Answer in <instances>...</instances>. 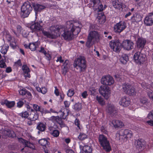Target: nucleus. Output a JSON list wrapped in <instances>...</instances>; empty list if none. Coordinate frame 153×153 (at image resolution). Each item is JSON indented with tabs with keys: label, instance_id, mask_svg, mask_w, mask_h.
Returning <instances> with one entry per match:
<instances>
[{
	"label": "nucleus",
	"instance_id": "obj_22",
	"mask_svg": "<svg viewBox=\"0 0 153 153\" xmlns=\"http://www.w3.org/2000/svg\"><path fill=\"white\" fill-rule=\"evenodd\" d=\"M68 60H66L64 63L62 67V73L64 75H66L68 71L69 66L68 64Z\"/></svg>",
	"mask_w": 153,
	"mask_h": 153
},
{
	"label": "nucleus",
	"instance_id": "obj_25",
	"mask_svg": "<svg viewBox=\"0 0 153 153\" xmlns=\"http://www.w3.org/2000/svg\"><path fill=\"white\" fill-rule=\"evenodd\" d=\"M3 133L4 135L8 137H14L15 136L14 132L8 129L4 130Z\"/></svg>",
	"mask_w": 153,
	"mask_h": 153
},
{
	"label": "nucleus",
	"instance_id": "obj_40",
	"mask_svg": "<svg viewBox=\"0 0 153 153\" xmlns=\"http://www.w3.org/2000/svg\"><path fill=\"white\" fill-rule=\"evenodd\" d=\"M96 99L98 101V102L101 105H105V102H104L102 98L101 97H98L97 96L96 97Z\"/></svg>",
	"mask_w": 153,
	"mask_h": 153
},
{
	"label": "nucleus",
	"instance_id": "obj_4",
	"mask_svg": "<svg viewBox=\"0 0 153 153\" xmlns=\"http://www.w3.org/2000/svg\"><path fill=\"white\" fill-rule=\"evenodd\" d=\"M32 10V7L30 3L28 1L25 2L21 7V17L22 18L28 17Z\"/></svg>",
	"mask_w": 153,
	"mask_h": 153
},
{
	"label": "nucleus",
	"instance_id": "obj_51",
	"mask_svg": "<svg viewBox=\"0 0 153 153\" xmlns=\"http://www.w3.org/2000/svg\"><path fill=\"white\" fill-rule=\"evenodd\" d=\"M6 67V65L5 62L3 60L0 61V67L1 68H5Z\"/></svg>",
	"mask_w": 153,
	"mask_h": 153
},
{
	"label": "nucleus",
	"instance_id": "obj_16",
	"mask_svg": "<svg viewBox=\"0 0 153 153\" xmlns=\"http://www.w3.org/2000/svg\"><path fill=\"white\" fill-rule=\"evenodd\" d=\"M144 23L146 26H150L153 24V13H149L146 17Z\"/></svg>",
	"mask_w": 153,
	"mask_h": 153
},
{
	"label": "nucleus",
	"instance_id": "obj_57",
	"mask_svg": "<svg viewBox=\"0 0 153 153\" xmlns=\"http://www.w3.org/2000/svg\"><path fill=\"white\" fill-rule=\"evenodd\" d=\"M6 37L8 41L10 42L12 40L11 36L8 33H7Z\"/></svg>",
	"mask_w": 153,
	"mask_h": 153
},
{
	"label": "nucleus",
	"instance_id": "obj_7",
	"mask_svg": "<svg viewBox=\"0 0 153 153\" xmlns=\"http://www.w3.org/2000/svg\"><path fill=\"white\" fill-rule=\"evenodd\" d=\"M120 41L119 39H116L112 40L109 42V45L111 49L113 51L116 52H119L120 51L121 48L120 45H121Z\"/></svg>",
	"mask_w": 153,
	"mask_h": 153
},
{
	"label": "nucleus",
	"instance_id": "obj_55",
	"mask_svg": "<svg viewBox=\"0 0 153 153\" xmlns=\"http://www.w3.org/2000/svg\"><path fill=\"white\" fill-rule=\"evenodd\" d=\"M27 92V90L25 89H23L19 91V93L20 94L22 95H25V94Z\"/></svg>",
	"mask_w": 153,
	"mask_h": 153
},
{
	"label": "nucleus",
	"instance_id": "obj_33",
	"mask_svg": "<svg viewBox=\"0 0 153 153\" xmlns=\"http://www.w3.org/2000/svg\"><path fill=\"white\" fill-rule=\"evenodd\" d=\"M131 85L128 84H124L122 85V88L123 91L126 93L127 91L129 90V89L130 88Z\"/></svg>",
	"mask_w": 153,
	"mask_h": 153
},
{
	"label": "nucleus",
	"instance_id": "obj_9",
	"mask_svg": "<svg viewBox=\"0 0 153 153\" xmlns=\"http://www.w3.org/2000/svg\"><path fill=\"white\" fill-rule=\"evenodd\" d=\"M114 82L113 78L109 75L103 76L101 79V83L105 85H110Z\"/></svg>",
	"mask_w": 153,
	"mask_h": 153
},
{
	"label": "nucleus",
	"instance_id": "obj_36",
	"mask_svg": "<svg viewBox=\"0 0 153 153\" xmlns=\"http://www.w3.org/2000/svg\"><path fill=\"white\" fill-rule=\"evenodd\" d=\"M96 20L100 24H103L106 21L105 16H103L102 18H100V17H97Z\"/></svg>",
	"mask_w": 153,
	"mask_h": 153
},
{
	"label": "nucleus",
	"instance_id": "obj_34",
	"mask_svg": "<svg viewBox=\"0 0 153 153\" xmlns=\"http://www.w3.org/2000/svg\"><path fill=\"white\" fill-rule=\"evenodd\" d=\"M85 153H92V150L90 146H85L83 149Z\"/></svg>",
	"mask_w": 153,
	"mask_h": 153
},
{
	"label": "nucleus",
	"instance_id": "obj_8",
	"mask_svg": "<svg viewBox=\"0 0 153 153\" xmlns=\"http://www.w3.org/2000/svg\"><path fill=\"white\" fill-rule=\"evenodd\" d=\"M99 91L100 94L103 96L105 99H108L110 94V90L107 86H101L99 89Z\"/></svg>",
	"mask_w": 153,
	"mask_h": 153
},
{
	"label": "nucleus",
	"instance_id": "obj_27",
	"mask_svg": "<svg viewBox=\"0 0 153 153\" xmlns=\"http://www.w3.org/2000/svg\"><path fill=\"white\" fill-rule=\"evenodd\" d=\"M112 3L114 7L115 8L120 9L122 7V3L118 0L112 1Z\"/></svg>",
	"mask_w": 153,
	"mask_h": 153
},
{
	"label": "nucleus",
	"instance_id": "obj_50",
	"mask_svg": "<svg viewBox=\"0 0 153 153\" xmlns=\"http://www.w3.org/2000/svg\"><path fill=\"white\" fill-rule=\"evenodd\" d=\"M74 90L72 89H70L68 91L67 95L68 97H71L74 95Z\"/></svg>",
	"mask_w": 153,
	"mask_h": 153
},
{
	"label": "nucleus",
	"instance_id": "obj_1",
	"mask_svg": "<svg viewBox=\"0 0 153 153\" xmlns=\"http://www.w3.org/2000/svg\"><path fill=\"white\" fill-rule=\"evenodd\" d=\"M76 24L72 21L67 22L66 29L63 28L61 32L62 36L65 40H72L74 34L78 35L81 29L79 26L76 25Z\"/></svg>",
	"mask_w": 153,
	"mask_h": 153
},
{
	"label": "nucleus",
	"instance_id": "obj_44",
	"mask_svg": "<svg viewBox=\"0 0 153 153\" xmlns=\"http://www.w3.org/2000/svg\"><path fill=\"white\" fill-rule=\"evenodd\" d=\"M147 94L149 97L153 101V91L150 90H148Z\"/></svg>",
	"mask_w": 153,
	"mask_h": 153
},
{
	"label": "nucleus",
	"instance_id": "obj_5",
	"mask_svg": "<svg viewBox=\"0 0 153 153\" xmlns=\"http://www.w3.org/2000/svg\"><path fill=\"white\" fill-rule=\"evenodd\" d=\"M98 140L100 143L103 149L107 152H109L111 150L109 141L107 137L103 134H100L98 137Z\"/></svg>",
	"mask_w": 153,
	"mask_h": 153
},
{
	"label": "nucleus",
	"instance_id": "obj_10",
	"mask_svg": "<svg viewBox=\"0 0 153 153\" xmlns=\"http://www.w3.org/2000/svg\"><path fill=\"white\" fill-rule=\"evenodd\" d=\"M106 111L111 117H115L117 114V109L112 104H109L108 105Z\"/></svg>",
	"mask_w": 153,
	"mask_h": 153
},
{
	"label": "nucleus",
	"instance_id": "obj_20",
	"mask_svg": "<svg viewBox=\"0 0 153 153\" xmlns=\"http://www.w3.org/2000/svg\"><path fill=\"white\" fill-rule=\"evenodd\" d=\"M119 103L123 107H127L130 104V100L128 97H124L121 99Z\"/></svg>",
	"mask_w": 153,
	"mask_h": 153
},
{
	"label": "nucleus",
	"instance_id": "obj_28",
	"mask_svg": "<svg viewBox=\"0 0 153 153\" xmlns=\"http://www.w3.org/2000/svg\"><path fill=\"white\" fill-rule=\"evenodd\" d=\"M128 57L127 54H122L120 58V62L123 64H126L128 60Z\"/></svg>",
	"mask_w": 153,
	"mask_h": 153
},
{
	"label": "nucleus",
	"instance_id": "obj_29",
	"mask_svg": "<svg viewBox=\"0 0 153 153\" xmlns=\"http://www.w3.org/2000/svg\"><path fill=\"white\" fill-rule=\"evenodd\" d=\"M36 128L40 131H43L45 130L46 126L44 124L42 123H38Z\"/></svg>",
	"mask_w": 153,
	"mask_h": 153
},
{
	"label": "nucleus",
	"instance_id": "obj_32",
	"mask_svg": "<svg viewBox=\"0 0 153 153\" xmlns=\"http://www.w3.org/2000/svg\"><path fill=\"white\" fill-rule=\"evenodd\" d=\"M39 143L41 146L46 147L47 145H48V143L46 139H42L39 140Z\"/></svg>",
	"mask_w": 153,
	"mask_h": 153
},
{
	"label": "nucleus",
	"instance_id": "obj_38",
	"mask_svg": "<svg viewBox=\"0 0 153 153\" xmlns=\"http://www.w3.org/2000/svg\"><path fill=\"white\" fill-rule=\"evenodd\" d=\"M4 103L9 108L13 107L15 105V102L13 101L9 102L7 100L4 101Z\"/></svg>",
	"mask_w": 153,
	"mask_h": 153
},
{
	"label": "nucleus",
	"instance_id": "obj_46",
	"mask_svg": "<svg viewBox=\"0 0 153 153\" xmlns=\"http://www.w3.org/2000/svg\"><path fill=\"white\" fill-rule=\"evenodd\" d=\"M140 101L141 103L145 104L148 102V99L145 97H141L140 98Z\"/></svg>",
	"mask_w": 153,
	"mask_h": 153
},
{
	"label": "nucleus",
	"instance_id": "obj_54",
	"mask_svg": "<svg viewBox=\"0 0 153 153\" xmlns=\"http://www.w3.org/2000/svg\"><path fill=\"white\" fill-rule=\"evenodd\" d=\"M90 2H92L94 4V6L96 5L97 4H99L100 2V0H90Z\"/></svg>",
	"mask_w": 153,
	"mask_h": 153
},
{
	"label": "nucleus",
	"instance_id": "obj_43",
	"mask_svg": "<svg viewBox=\"0 0 153 153\" xmlns=\"http://www.w3.org/2000/svg\"><path fill=\"white\" fill-rule=\"evenodd\" d=\"M87 138V135L83 133H80L78 137V139L80 140H83Z\"/></svg>",
	"mask_w": 153,
	"mask_h": 153
},
{
	"label": "nucleus",
	"instance_id": "obj_30",
	"mask_svg": "<svg viewBox=\"0 0 153 153\" xmlns=\"http://www.w3.org/2000/svg\"><path fill=\"white\" fill-rule=\"evenodd\" d=\"M94 41L88 37L86 43V46L88 48H90L94 44Z\"/></svg>",
	"mask_w": 153,
	"mask_h": 153
},
{
	"label": "nucleus",
	"instance_id": "obj_6",
	"mask_svg": "<svg viewBox=\"0 0 153 153\" xmlns=\"http://www.w3.org/2000/svg\"><path fill=\"white\" fill-rule=\"evenodd\" d=\"M116 138L119 140L124 138H130L132 136V133L131 131L128 129L122 130L116 134Z\"/></svg>",
	"mask_w": 153,
	"mask_h": 153
},
{
	"label": "nucleus",
	"instance_id": "obj_61",
	"mask_svg": "<svg viewBox=\"0 0 153 153\" xmlns=\"http://www.w3.org/2000/svg\"><path fill=\"white\" fill-rule=\"evenodd\" d=\"M64 104L65 107H68L70 105V102L67 101H65L64 102Z\"/></svg>",
	"mask_w": 153,
	"mask_h": 153
},
{
	"label": "nucleus",
	"instance_id": "obj_64",
	"mask_svg": "<svg viewBox=\"0 0 153 153\" xmlns=\"http://www.w3.org/2000/svg\"><path fill=\"white\" fill-rule=\"evenodd\" d=\"M66 153H74V151L71 149H67L65 150Z\"/></svg>",
	"mask_w": 153,
	"mask_h": 153
},
{
	"label": "nucleus",
	"instance_id": "obj_35",
	"mask_svg": "<svg viewBox=\"0 0 153 153\" xmlns=\"http://www.w3.org/2000/svg\"><path fill=\"white\" fill-rule=\"evenodd\" d=\"M9 46L8 45H4L1 48V52L4 54H5L6 53L8 49Z\"/></svg>",
	"mask_w": 153,
	"mask_h": 153
},
{
	"label": "nucleus",
	"instance_id": "obj_60",
	"mask_svg": "<svg viewBox=\"0 0 153 153\" xmlns=\"http://www.w3.org/2000/svg\"><path fill=\"white\" fill-rule=\"evenodd\" d=\"M88 96L87 92L86 91H84L82 93V96L83 97V98H86L87 96Z\"/></svg>",
	"mask_w": 153,
	"mask_h": 153
},
{
	"label": "nucleus",
	"instance_id": "obj_56",
	"mask_svg": "<svg viewBox=\"0 0 153 153\" xmlns=\"http://www.w3.org/2000/svg\"><path fill=\"white\" fill-rule=\"evenodd\" d=\"M26 97H27L29 99L31 100L32 98V95L31 93L28 91L27 90V92L25 94V95Z\"/></svg>",
	"mask_w": 153,
	"mask_h": 153
},
{
	"label": "nucleus",
	"instance_id": "obj_17",
	"mask_svg": "<svg viewBox=\"0 0 153 153\" xmlns=\"http://www.w3.org/2000/svg\"><path fill=\"white\" fill-rule=\"evenodd\" d=\"M100 35L96 31H92L89 34L88 37L95 42L99 40Z\"/></svg>",
	"mask_w": 153,
	"mask_h": 153
},
{
	"label": "nucleus",
	"instance_id": "obj_26",
	"mask_svg": "<svg viewBox=\"0 0 153 153\" xmlns=\"http://www.w3.org/2000/svg\"><path fill=\"white\" fill-rule=\"evenodd\" d=\"M132 22H138L142 20L141 16L138 14H135L131 18Z\"/></svg>",
	"mask_w": 153,
	"mask_h": 153
},
{
	"label": "nucleus",
	"instance_id": "obj_59",
	"mask_svg": "<svg viewBox=\"0 0 153 153\" xmlns=\"http://www.w3.org/2000/svg\"><path fill=\"white\" fill-rule=\"evenodd\" d=\"M39 51L43 53L44 55L46 54L47 53L46 51L45 50L44 48L42 47L41 48L40 50H39Z\"/></svg>",
	"mask_w": 153,
	"mask_h": 153
},
{
	"label": "nucleus",
	"instance_id": "obj_39",
	"mask_svg": "<svg viewBox=\"0 0 153 153\" xmlns=\"http://www.w3.org/2000/svg\"><path fill=\"white\" fill-rule=\"evenodd\" d=\"M82 108V105L80 103H77L75 104L74 107V109L75 110L79 111L81 110Z\"/></svg>",
	"mask_w": 153,
	"mask_h": 153
},
{
	"label": "nucleus",
	"instance_id": "obj_63",
	"mask_svg": "<svg viewBox=\"0 0 153 153\" xmlns=\"http://www.w3.org/2000/svg\"><path fill=\"white\" fill-rule=\"evenodd\" d=\"M75 124L80 129L79 127V120L77 119H76L75 121Z\"/></svg>",
	"mask_w": 153,
	"mask_h": 153
},
{
	"label": "nucleus",
	"instance_id": "obj_58",
	"mask_svg": "<svg viewBox=\"0 0 153 153\" xmlns=\"http://www.w3.org/2000/svg\"><path fill=\"white\" fill-rule=\"evenodd\" d=\"M24 102L21 100H20L17 103V106L19 107H21L23 105Z\"/></svg>",
	"mask_w": 153,
	"mask_h": 153
},
{
	"label": "nucleus",
	"instance_id": "obj_52",
	"mask_svg": "<svg viewBox=\"0 0 153 153\" xmlns=\"http://www.w3.org/2000/svg\"><path fill=\"white\" fill-rule=\"evenodd\" d=\"M39 89L40 92L44 94H45L47 91L46 88L45 87H42L41 88H39Z\"/></svg>",
	"mask_w": 153,
	"mask_h": 153
},
{
	"label": "nucleus",
	"instance_id": "obj_3",
	"mask_svg": "<svg viewBox=\"0 0 153 153\" xmlns=\"http://www.w3.org/2000/svg\"><path fill=\"white\" fill-rule=\"evenodd\" d=\"M86 62L84 57L80 56L75 60L74 64V67L78 70L79 72H81L83 71L86 68Z\"/></svg>",
	"mask_w": 153,
	"mask_h": 153
},
{
	"label": "nucleus",
	"instance_id": "obj_11",
	"mask_svg": "<svg viewBox=\"0 0 153 153\" xmlns=\"http://www.w3.org/2000/svg\"><path fill=\"white\" fill-rule=\"evenodd\" d=\"M134 43L129 40H126L122 42L121 45L125 50L129 51L131 50L134 47Z\"/></svg>",
	"mask_w": 153,
	"mask_h": 153
},
{
	"label": "nucleus",
	"instance_id": "obj_48",
	"mask_svg": "<svg viewBox=\"0 0 153 153\" xmlns=\"http://www.w3.org/2000/svg\"><path fill=\"white\" fill-rule=\"evenodd\" d=\"M141 86L143 88L146 89H149L150 87L149 85L145 82H143L141 83Z\"/></svg>",
	"mask_w": 153,
	"mask_h": 153
},
{
	"label": "nucleus",
	"instance_id": "obj_15",
	"mask_svg": "<svg viewBox=\"0 0 153 153\" xmlns=\"http://www.w3.org/2000/svg\"><path fill=\"white\" fill-rule=\"evenodd\" d=\"M19 141L22 143L25 146V147H27L33 149H35V147L34 144L30 143L29 141L22 138L19 139Z\"/></svg>",
	"mask_w": 153,
	"mask_h": 153
},
{
	"label": "nucleus",
	"instance_id": "obj_18",
	"mask_svg": "<svg viewBox=\"0 0 153 153\" xmlns=\"http://www.w3.org/2000/svg\"><path fill=\"white\" fill-rule=\"evenodd\" d=\"M146 40L142 37L138 38L136 41V45L138 48L142 49L145 46Z\"/></svg>",
	"mask_w": 153,
	"mask_h": 153
},
{
	"label": "nucleus",
	"instance_id": "obj_47",
	"mask_svg": "<svg viewBox=\"0 0 153 153\" xmlns=\"http://www.w3.org/2000/svg\"><path fill=\"white\" fill-rule=\"evenodd\" d=\"M22 69L25 73H29L30 72V70L27 65H24L22 67Z\"/></svg>",
	"mask_w": 153,
	"mask_h": 153
},
{
	"label": "nucleus",
	"instance_id": "obj_12",
	"mask_svg": "<svg viewBox=\"0 0 153 153\" xmlns=\"http://www.w3.org/2000/svg\"><path fill=\"white\" fill-rule=\"evenodd\" d=\"M145 56L140 52H136L134 56V58L136 62L140 64L145 60Z\"/></svg>",
	"mask_w": 153,
	"mask_h": 153
},
{
	"label": "nucleus",
	"instance_id": "obj_49",
	"mask_svg": "<svg viewBox=\"0 0 153 153\" xmlns=\"http://www.w3.org/2000/svg\"><path fill=\"white\" fill-rule=\"evenodd\" d=\"M33 107L34 109L36 111V112L37 111H40V112L42 111L40 107L38 106L37 105L33 104Z\"/></svg>",
	"mask_w": 153,
	"mask_h": 153
},
{
	"label": "nucleus",
	"instance_id": "obj_2",
	"mask_svg": "<svg viewBox=\"0 0 153 153\" xmlns=\"http://www.w3.org/2000/svg\"><path fill=\"white\" fill-rule=\"evenodd\" d=\"M50 30L51 31V33L45 31H42V33L45 36L51 39L55 38L56 36L58 35H59L60 33H61L62 30L63 28L59 27L58 26H52L50 27Z\"/></svg>",
	"mask_w": 153,
	"mask_h": 153
},
{
	"label": "nucleus",
	"instance_id": "obj_13",
	"mask_svg": "<svg viewBox=\"0 0 153 153\" xmlns=\"http://www.w3.org/2000/svg\"><path fill=\"white\" fill-rule=\"evenodd\" d=\"M126 23L124 22H120L117 23L114 27L115 32L119 33L121 32L126 27Z\"/></svg>",
	"mask_w": 153,
	"mask_h": 153
},
{
	"label": "nucleus",
	"instance_id": "obj_31",
	"mask_svg": "<svg viewBox=\"0 0 153 153\" xmlns=\"http://www.w3.org/2000/svg\"><path fill=\"white\" fill-rule=\"evenodd\" d=\"M136 92L135 91L134 88L132 86H131L129 90L127 91V94L129 95H133L136 94Z\"/></svg>",
	"mask_w": 153,
	"mask_h": 153
},
{
	"label": "nucleus",
	"instance_id": "obj_21",
	"mask_svg": "<svg viewBox=\"0 0 153 153\" xmlns=\"http://www.w3.org/2000/svg\"><path fill=\"white\" fill-rule=\"evenodd\" d=\"M38 117V115L36 112L34 111L32 109L31 110V112L29 115L28 119L31 121H34L36 120Z\"/></svg>",
	"mask_w": 153,
	"mask_h": 153
},
{
	"label": "nucleus",
	"instance_id": "obj_37",
	"mask_svg": "<svg viewBox=\"0 0 153 153\" xmlns=\"http://www.w3.org/2000/svg\"><path fill=\"white\" fill-rule=\"evenodd\" d=\"M50 120H56L59 123H60L62 122L61 118L59 116L55 117L52 116L50 118Z\"/></svg>",
	"mask_w": 153,
	"mask_h": 153
},
{
	"label": "nucleus",
	"instance_id": "obj_42",
	"mask_svg": "<svg viewBox=\"0 0 153 153\" xmlns=\"http://www.w3.org/2000/svg\"><path fill=\"white\" fill-rule=\"evenodd\" d=\"M19 115L23 118H27L28 117L29 114L27 111H25L24 112L19 113Z\"/></svg>",
	"mask_w": 153,
	"mask_h": 153
},
{
	"label": "nucleus",
	"instance_id": "obj_23",
	"mask_svg": "<svg viewBox=\"0 0 153 153\" xmlns=\"http://www.w3.org/2000/svg\"><path fill=\"white\" fill-rule=\"evenodd\" d=\"M34 10L36 11V12L40 11L44 9L45 7L42 5L36 3H33L32 4Z\"/></svg>",
	"mask_w": 153,
	"mask_h": 153
},
{
	"label": "nucleus",
	"instance_id": "obj_62",
	"mask_svg": "<svg viewBox=\"0 0 153 153\" xmlns=\"http://www.w3.org/2000/svg\"><path fill=\"white\" fill-rule=\"evenodd\" d=\"M56 62H59L60 63H62L64 62V60L62 59V57L61 56H60L59 57H57V59L56 60Z\"/></svg>",
	"mask_w": 153,
	"mask_h": 153
},
{
	"label": "nucleus",
	"instance_id": "obj_19",
	"mask_svg": "<svg viewBox=\"0 0 153 153\" xmlns=\"http://www.w3.org/2000/svg\"><path fill=\"white\" fill-rule=\"evenodd\" d=\"M31 29L33 31H42L43 30V27L40 24L37 22L34 23L30 26Z\"/></svg>",
	"mask_w": 153,
	"mask_h": 153
},
{
	"label": "nucleus",
	"instance_id": "obj_53",
	"mask_svg": "<svg viewBox=\"0 0 153 153\" xmlns=\"http://www.w3.org/2000/svg\"><path fill=\"white\" fill-rule=\"evenodd\" d=\"M147 117L149 119H153V110L149 113Z\"/></svg>",
	"mask_w": 153,
	"mask_h": 153
},
{
	"label": "nucleus",
	"instance_id": "obj_24",
	"mask_svg": "<svg viewBox=\"0 0 153 153\" xmlns=\"http://www.w3.org/2000/svg\"><path fill=\"white\" fill-rule=\"evenodd\" d=\"M112 124L115 128H121L123 126V123L119 120H114L112 121Z\"/></svg>",
	"mask_w": 153,
	"mask_h": 153
},
{
	"label": "nucleus",
	"instance_id": "obj_41",
	"mask_svg": "<svg viewBox=\"0 0 153 153\" xmlns=\"http://www.w3.org/2000/svg\"><path fill=\"white\" fill-rule=\"evenodd\" d=\"M29 48L31 51H34L36 49V46L35 43H32L29 44Z\"/></svg>",
	"mask_w": 153,
	"mask_h": 153
},
{
	"label": "nucleus",
	"instance_id": "obj_45",
	"mask_svg": "<svg viewBox=\"0 0 153 153\" xmlns=\"http://www.w3.org/2000/svg\"><path fill=\"white\" fill-rule=\"evenodd\" d=\"M59 134V131L57 130H54L52 131L51 134L54 137H58Z\"/></svg>",
	"mask_w": 153,
	"mask_h": 153
},
{
	"label": "nucleus",
	"instance_id": "obj_14",
	"mask_svg": "<svg viewBox=\"0 0 153 153\" xmlns=\"http://www.w3.org/2000/svg\"><path fill=\"white\" fill-rule=\"evenodd\" d=\"M144 143L143 139H138L135 141L134 145L136 150L140 151L144 149Z\"/></svg>",
	"mask_w": 153,
	"mask_h": 153
}]
</instances>
